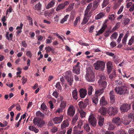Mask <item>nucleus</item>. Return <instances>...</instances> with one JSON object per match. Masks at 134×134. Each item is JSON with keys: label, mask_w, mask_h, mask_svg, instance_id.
Segmentation results:
<instances>
[{"label": "nucleus", "mask_w": 134, "mask_h": 134, "mask_svg": "<svg viewBox=\"0 0 134 134\" xmlns=\"http://www.w3.org/2000/svg\"><path fill=\"white\" fill-rule=\"evenodd\" d=\"M134 41V36H133L131 37L129 41L128 45L129 46L131 45Z\"/></svg>", "instance_id": "47"}, {"label": "nucleus", "mask_w": 134, "mask_h": 134, "mask_svg": "<svg viewBox=\"0 0 134 134\" xmlns=\"http://www.w3.org/2000/svg\"><path fill=\"white\" fill-rule=\"evenodd\" d=\"M131 108V106L130 105L127 104H124L121 106L120 109L122 112H125L127 111Z\"/></svg>", "instance_id": "9"}, {"label": "nucleus", "mask_w": 134, "mask_h": 134, "mask_svg": "<svg viewBox=\"0 0 134 134\" xmlns=\"http://www.w3.org/2000/svg\"><path fill=\"white\" fill-rule=\"evenodd\" d=\"M83 133V130L79 131L78 130H74V133L73 134H82Z\"/></svg>", "instance_id": "52"}, {"label": "nucleus", "mask_w": 134, "mask_h": 134, "mask_svg": "<svg viewBox=\"0 0 134 134\" xmlns=\"http://www.w3.org/2000/svg\"><path fill=\"white\" fill-rule=\"evenodd\" d=\"M36 114L37 116L41 118H43L44 116V115L40 111H37Z\"/></svg>", "instance_id": "41"}, {"label": "nucleus", "mask_w": 134, "mask_h": 134, "mask_svg": "<svg viewBox=\"0 0 134 134\" xmlns=\"http://www.w3.org/2000/svg\"><path fill=\"white\" fill-rule=\"evenodd\" d=\"M64 76L67 81L69 85L70 86H71L73 82V77L72 76L71 72L69 70L66 71L64 73Z\"/></svg>", "instance_id": "2"}, {"label": "nucleus", "mask_w": 134, "mask_h": 134, "mask_svg": "<svg viewBox=\"0 0 134 134\" xmlns=\"http://www.w3.org/2000/svg\"><path fill=\"white\" fill-rule=\"evenodd\" d=\"M52 95L56 98H58L59 97V93H58L57 91H55L53 93Z\"/></svg>", "instance_id": "58"}, {"label": "nucleus", "mask_w": 134, "mask_h": 134, "mask_svg": "<svg viewBox=\"0 0 134 134\" xmlns=\"http://www.w3.org/2000/svg\"><path fill=\"white\" fill-rule=\"evenodd\" d=\"M89 19V18L84 16L81 24L82 25H84L86 24L88 21Z\"/></svg>", "instance_id": "49"}, {"label": "nucleus", "mask_w": 134, "mask_h": 134, "mask_svg": "<svg viewBox=\"0 0 134 134\" xmlns=\"http://www.w3.org/2000/svg\"><path fill=\"white\" fill-rule=\"evenodd\" d=\"M114 15L113 14H112L109 15L108 16V19H110L111 21L114 20L115 19Z\"/></svg>", "instance_id": "61"}, {"label": "nucleus", "mask_w": 134, "mask_h": 134, "mask_svg": "<svg viewBox=\"0 0 134 134\" xmlns=\"http://www.w3.org/2000/svg\"><path fill=\"white\" fill-rule=\"evenodd\" d=\"M106 80L107 77L103 75L100 76L98 82L106 81Z\"/></svg>", "instance_id": "36"}, {"label": "nucleus", "mask_w": 134, "mask_h": 134, "mask_svg": "<svg viewBox=\"0 0 134 134\" xmlns=\"http://www.w3.org/2000/svg\"><path fill=\"white\" fill-rule=\"evenodd\" d=\"M78 119V116L77 115H76L72 119V124H75Z\"/></svg>", "instance_id": "53"}, {"label": "nucleus", "mask_w": 134, "mask_h": 134, "mask_svg": "<svg viewBox=\"0 0 134 134\" xmlns=\"http://www.w3.org/2000/svg\"><path fill=\"white\" fill-rule=\"evenodd\" d=\"M88 94L89 96L91 95L93 90L92 86L89 85L88 87Z\"/></svg>", "instance_id": "35"}, {"label": "nucleus", "mask_w": 134, "mask_h": 134, "mask_svg": "<svg viewBox=\"0 0 134 134\" xmlns=\"http://www.w3.org/2000/svg\"><path fill=\"white\" fill-rule=\"evenodd\" d=\"M115 127V125L113 124L109 123V125L108 129L110 130H112L114 129Z\"/></svg>", "instance_id": "50"}, {"label": "nucleus", "mask_w": 134, "mask_h": 134, "mask_svg": "<svg viewBox=\"0 0 134 134\" xmlns=\"http://www.w3.org/2000/svg\"><path fill=\"white\" fill-rule=\"evenodd\" d=\"M72 95L73 98L75 100H77L78 98V92L77 89H75L72 92Z\"/></svg>", "instance_id": "18"}, {"label": "nucleus", "mask_w": 134, "mask_h": 134, "mask_svg": "<svg viewBox=\"0 0 134 134\" xmlns=\"http://www.w3.org/2000/svg\"><path fill=\"white\" fill-rule=\"evenodd\" d=\"M105 65L104 62L100 60L97 61L96 62L93 64V66L95 70L102 71L104 70Z\"/></svg>", "instance_id": "3"}, {"label": "nucleus", "mask_w": 134, "mask_h": 134, "mask_svg": "<svg viewBox=\"0 0 134 134\" xmlns=\"http://www.w3.org/2000/svg\"><path fill=\"white\" fill-rule=\"evenodd\" d=\"M62 130L59 131L58 132V134H65L66 132V130Z\"/></svg>", "instance_id": "64"}, {"label": "nucleus", "mask_w": 134, "mask_h": 134, "mask_svg": "<svg viewBox=\"0 0 134 134\" xmlns=\"http://www.w3.org/2000/svg\"><path fill=\"white\" fill-rule=\"evenodd\" d=\"M41 110L43 111H46L47 109L46 105L44 103L41 105Z\"/></svg>", "instance_id": "40"}, {"label": "nucleus", "mask_w": 134, "mask_h": 134, "mask_svg": "<svg viewBox=\"0 0 134 134\" xmlns=\"http://www.w3.org/2000/svg\"><path fill=\"white\" fill-rule=\"evenodd\" d=\"M69 125V122L68 120H65L63 121L61 125V129L62 130L65 129Z\"/></svg>", "instance_id": "14"}, {"label": "nucleus", "mask_w": 134, "mask_h": 134, "mask_svg": "<svg viewBox=\"0 0 134 134\" xmlns=\"http://www.w3.org/2000/svg\"><path fill=\"white\" fill-rule=\"evenodd\" d=\"M51 49L52 48L49 46L46 47L45 48V49L46 50V52L47 53L50 52L51 50Z\"/></svg>", "instance_id": "63"}, {"label": "nucleus", "mask_w": 134, "mask_h": 134, "mask_svg": "<svg viewBox=\"0 0 134 134\" xmlns=\"http://www.w3.org/2000/svg\"><path fill=\"white\" fill-rule=\"evenodd\" d=\"M83 125V122L82 120H80L78 122V127L81 129V127Z\"/></svg>", "instance_id": "57"}, {"label": "nucleus", "mask_w": 134, "mask_h": 134, "mask_svg": "<svg viewBox=\"0 0 134 134\" xmlns=\"http://www.w3.org/2000/svg\"><path fill=\"white\" fill-rule=\"evenodd\" d=\"M58 130V128L55 126L53 127L52 129H51V131L52 133H53L57 131Z\"/></svg>", "instance_id": "56"}, {"label": "nucleus", "mask_w": 134, "mask_h": 134, "mask_svg": "<svg viewBox=\"0 0 134 134\" xmlns=\"http://www.w3.org/2000/svg\"><path fill=\"white\" fill-rule=\"evenodd\" d=\"M23 25L22 23H20V26H17L16 28V30L18 31L16 32L17 35H19V34L22 32V29L23 28Z\"/></svg>", "instance_id": "21"}, {"label": "nucleus", "mask_w": 134, "mask_h": 134, "mask_svg": "<svg viewBox=\"0 0 134 134\" xmlns=\"http://www.w3.org/2000/svg\"><path fill=\"white\" fill-rule=\"evenodd\" d=\"M98 124L100 126H101L104 124V118L101 116H99L98 117Z\"/></svg>", "instance_id": "23"}, {"label": "nucleus", "mask_w": 134, "mask_h": 134, "mask_svg": "<svg viewBox=\"0 0 134 134\" xmlns=\"http://www.w3.org/2000/svg\"><path fill=\"white\" fill-rule=\"evenodd\" d=\"M80 17L79 16L77 17L74 21V27H76L78 22H80Z\"/></svg>", "instance_id": "46"}, {"label": "nucleus", "mask_w": 134, "mask_h": 134, "mask_svg": "<svg viewBox=\"0 0 134 134\" xmlns=\"http://www.w3.org/2000/svg\"><path fill=\"white\" fill-rule=\"evenodd\" d=\"M66 105V101H64L61 102L60 105V107L61 108L63 109H64L65 108Z\"/></svg>", "instance_id": "45"}, {"label": "nucleus", "mask_w": 134, "mask_h": 134, "mask_svg": "<svg viewBox=\"0 0 134 134\" xmlns=\"http://www.w3.org/2000/svg\"><path fill=\"white\" fill-rule=\"evenodd\" d=\"M115 82L116 83V85L117 86H121L123 85V83L120 80H116Z\"/></svg>", "instance_id": "54"}, {"label": "nucleus", "mask_w": 134, "mask_h": 134, "mask_svg": "<svg viewBox=\"0 0 134 134\" xmlns=\"http://www.w3.org/2000/svg\"><path fill=\"white\" fill-rule=\"evenodd\" d=\"M63 118V116L61 115L59 117H57L54 118L53 120L55 124H57L60 123L62 122Z\"/></svg>", "instance_id": "12"}, {"label": "nucleus", "mask_w": 134, "mask_h": 134, "mask_svg": "<svg viewBox=\"0 0 134 134\" xmlns=\"http://www.w3.org/2000/svg\"><path fill=\"white\" fill-rule=\"evenodd\" d=\"M98 112L102 115H106L107 112V108L104 107H102L100 108Z\"/></svg>", "instance_id": "20"}, {"label": "nucleus", "mask_w": 134, "mask_h": 134, "mask_svg": "<svg viewBox=\"0 0 134 134\" xmlns=\"http://www.w3.org/2000/svg\"><path fill=\"white\" fill-rule=\"evenodd\" d=\"M116 92L120 95H123L129 93L127 88L125 84H123L122 86L116 87L115 88Z\"/></svg>", "instance_id": "1"}, {"label": "nucleus", "mask_w": 134, "mask_h": 134, "mask_svg": "<svg viewBox=\"0 0 134 134\" xmlns=\"http://www.w3.org/2000/svg\"><path fill=\"white\" fill-rule=\"evenodd\" d=\"M80 96L81 98H84L87 94V91L85 89L81 88L79 90Z\"/></svg>", "instance_id": "13"}, {"label": "nucleus", "mask_w": 134, "mask_h": 134, "mask_svg": "<svg viewBox=\"0 0 134 134\" xmlns=\"http://www.w3.org/2000/svg\"><path fill=\"white\" fill-rule=\"evenodd\" d=\"M116 75L115 73V72H113L109 76V78L112 79Z\"/></svg>", "instance_id": "62"}, {"label": "nucleus", "mask_w": 134, "mask_h": 134, "mask_svg": "<svg viewBox=\"0 0 134 134\" xmlns=\"http://www.w3.org/2000/svg\"><path fill=\"white\" fill-rule=\"evenodd\" d=\"M109 97L110 99V103L113 104L115 102V96L114 94V92L111 91L109 93Z\"/></svg>", "instance_id": "15"}, {"label": "nucleus", "mask_w": 134, "mask_h": 134, "mask_svg": "<svg viewBox=\"0 0 134 134\" xmlns=\"http://www.w3.org/2000/svg\"><path fill=\"white\" fill-rule=\"evenodd\" d=\"M104 92V88H100L96 90L95 94L96 96H99L102 94Z\"/></svg>", "instance_id": "22"}, {"label": "nucleus", "mask_w": 134, "mask_h": 134, "mask_svg": "<svg viewBox=\"0 0 134 134\" xmlns=\"http://www.w3.org/2000/svg\"><path fill=\"white\" fill-rule=\"evenodd\" d=\"M98 99L97 96L93 97L92 99V102L93 103H94V105H97L98 104Z\"/></svg>", "instance_id": "39"}, {"label": "nucleus", "mask_w": 134, "mask_h": 134, "mask_svg": "<svg viewBox=\"0 0 134 134\" xmlns=\"http://www.w3.org/2000/svg\"><path fill=\"white\" fill-rule=\"evenodd\" d=\"M33 123L38 128L43 127L45 124V121L39 118H35L33 120Z\"/></svg>", "instance_id": "4"}, {"label": "nucleus", "mask_w": 134, "mask_h": 134, "mask_svg": "<svg viewBox=\"0 0 134 134\" xmlns=\"http://www.w3.org/2000/svg\"><path fill=\"white\" fill-rule=\"evenodd\" d=\"M108 114L110 116H114L118 112L117 108L116 107L111 106L109 107L108 109Z\"/></svg>", "instance_id": "6"}, {"label": "nucleus", "mask_w": 134, "mask_h": 134, "mask_svg": "<svg viewBox=\"0 0 134 134\" xmlns=\"http://www.w3.org/2000/svg\"><path fill=\"white\" fill-rule=\"evenodd\" d=\"M55 1L54 0H52L49 2L48 3V4L46 7V8L47 9L52 8L55 4Z\"/></svg>", "instance_id": "25"}, {"label": "nucleus", "mask_w": 134, "mask_h": 134, "mask_svg": "<svg viewBox=\"0 0 134 134\" xmlns=\"http://www.w3.org/2000/svg\"><path fill=\"white\" fill-rule=\"evenodd\" d=\"M64 8L63 4H60L58 5L57 7L56 10V11H58L60 10L63 9Z\"/></svg>", "instance_id": "43"}, {"label": "nucleus", "mask_w": 134, "mask_h": 134, "mask_svg": "<svg viewBox=\"0 0 134 134\" xmlns=\"http://www.w3.org/2000/svg\"><path fill=\"white\" fill-rule=\"evenodd\" d=\"M92 4L91 3L87 5L85 10L90 11L92 7Z\"/></svg>", "instance_id": "59"}, {"label": "nucleus", "mask_w": 134, "mask_h": 134, "mask_svg": "<svg viewBox=\"0 0 134 134\" xmlns=\"http://www.w3.org/2000/svg\"><path fill=\"white\" fill-rule=\"evenodd\" d=\"M69 16V15L67 14L66 15L64 16V18L60 22V23L62 24L64 23L65 21H66L67 19L68 18Z\"/></svg>", "instance_id": "48"}, {"label": "nucleus", "mask_w": 134, "mask_h": 134, "mask_svg": "<svg viewBox=\"0 0 134 134\" xmlns=\"http://www.w3.org/2000/svg\"><path fill=\"white\" fill-rule=\"evenodd\" d=\"M109 0H104L102 4V8L106 7L109 3Z\"/></svg>", "instance_id": "44"}, {"label": "nucleus", "mask_w": 134, "mask_h": 134, "mask_svg": "<svg viewBox=\"0 0 134 134\" xmlns=\"http://www.w3.org/2000/svg\"><path fill=\"white\" fill-rule=\"evenodd\" d=\"M128 132L129 134H134V128L129 129L128 130Z\"/></svg>", "instance_id": "60"}, {"label": "nucleus", "mask_w": 134, "mask_h": 134, "mask_svg": "<svg viewBox=\"0 0 134 134\" xmlns=\"http://www.w3.org/2000/svg\"><path fill=\"white\" fill-rule=\"evenodd\" d=\"M129 31H127L126 34L125 35L123 38L122 39V43L124 45L126 44V43L127 40V38L129 35Z\"/></svg>", "instance_id": "27"}, {"label": "nucleus", "mask_w": 134, "mask_h": 134, "mask_svg": "<svg viewBox=\"0 0 134 134\" xmlns=\"http://www.w3.org/2000/svg\"><path fill=\"white\" fill-rule=\"evenodd\" d=\"M80 62H77L76 65H75L73 67V69L72 70L73 72L77 75L80 74Z\"/></svg>", "instance_id": "11"}, {"label": "nucleus", "mask_w": 134, "mask_h": 134, "mask_svg": "<svg viewBox=\"0 0 134 134\" xmlns=\"http://www.w3.org/2000/svg\"><path fill=\"white\" fill-rule=\"evenodd\" d=\"M9 32H8L5 35V37H6L7 39L8 40H10V38L11 40L13 38V34L12 33H11L9 35Z\"/></svg>", "instance_id": "38"}, {"label": "nucleus", "mask_w": 134, "mask_h": 134, "mask_svg": "<svg viewBox=\"0 0 134 134\" xmlns=\"http://www.w3.org/2000/svg\"><path fill=\"white\" fill-rule=\"evenodd\" d=\"M78 111L81 118H83L85 117L86 113L82 109H80V110H79Z\"/></svg>", "instance_id": "30"}, {"label": "nucleus", "mask_w": 134, "mask_h": 134, "mask_svg": "<svg viewBox=\"0 0 134 134\" xmlns=\"http://www.w3.org/2000/svg\"><path fill=\"white\" fill-rule=\"evenodd\" d=\"M105 14L103 12H100L96 15L95 17V19L98 20L102 18L104 15Z\"/></svg>", "instance_id": "29"}, {"label": "nucleus", "mask_w": 134, "mask_h": 134, "mask_svg": "<svg viewBox=\"0 0 134 134\" xmlns=\"http://www.w3.org/2000/svg\"><path fill=\"white\" fill-rule=\"evenodd\" d=\"M131 120L129 119V117H126L122 119V122L125 125H127L129 124L131 122Z\"/></svg>", "instance_id": "17"}, {"label": "nucleus", "mask_w": 134, "mask_h": 134, "mask_svg": "<svg viewBox=\"0 0 134 134\" xmlns=\"http://www.w3.org/2000/svg\"><path fill=\"white\" fill-rule=\"evenodd\" d=\"M78 105L80 108L82 109V108H84L86 107L87 104L85 102H83L81 101L79 103Z\"/></svg>", "instance_id": "26"}, {"label": "nucleus", "mask_w": 134, "mask_h": 134, "mask_svg": "<svg viewBox=\"0 0 134 134\" xmlns=\"http://www.w3.org/2000/svg\"><path fill=\"white\" fill-rule=\"evenodd\" d=\"M56 88L58 89V92L59 91H61L62 88L59 82H57L55 86Z\"/></svg>", "instance_id": "37"}, {"label": "nucleus", "mask_w": 134, "mask_h": 134, "mask_svg": "<svg viewBox=\"0 0 134 134\" xmlns=\"http://www.w3.org/2000/svg\"><path fill=\"white\" fill-rule=\"evenodd\" d=\"M107 69L108 74H109L110 72L112 71L113 69V63L111 61L108 62L107 64Z\"/></svg>", "instance_id": "10"}, {"label": "nucleus", "mask_w": 134, "mask_h": 134, "mask_svg": "<svg viewBox=\"0 0 134 134\" xmlns=\"http://www.w3.org/2000/svg\"><path fill=\"white\" fill-rule=\"evenodd\" d=\"M92 11H89L85 10V11L84 16L89 18L92 15Z\"/></svg>", "instance_id": "31"}, {"label": "nucleus", "mask_w": 134, "mask_h": 134, "mask_svg": "<svg viewBox=\"0 0 134 134\" xmlns=\"http://www.w3.org/2000/svg\"><path fill=\"white\" fill-rule=\"evenodd\" d=\"M127 117H129V119H134V113H131L129 114Z\"/></svg>", "instance_id": "55"}, {"label": "nucleus", "mask_w": 134, "mask_h": 134, "mask_svg": "<svg viewBox=\"0 0 134 134\" xmlns=\"http://www.w3.org/2000/svg\"><path fill=\"white\" fill-rule=\"evenodd\" d=\"M75 107L72 105H70L68 110V115L70 116H73L75 114Z\"/></svg>", "instance_id": "8"}, {"label": "nucleus", "mask_w": 134, "mask_h": 134, "mask_svg": "<svg viewBox=\"0 0 134 134\" xmlns=\"http://www.w3.org/2000/svg\"><path fill=\"white\" fill-rule=\"evenodd\" d=\"M27 18L29 21V24L32 26L33 25V23L32 19L29 16H27Z\"/></svg>", "instance_id": "51"}, {"label": "nucleus", "mask_w": 134, "mask_h": 134, "mask_svg": "<svg viewBox=\"0 0 134 134\" xmlns=\"http://www.w3.org/2000/svg\"><path fill=\"white\" fill-rule=\"evenodd\" d=\"M107 102L105 100V98L104 96H103L100 99V105L101 106L105 105L107 104Z\"/></svg>", "instance_id": "19"}, {"label": "nucleus", "mask_w": 134, "mask_h": 134, "mask_svg": "<svg viewBox=\"0 0 134 134\" xmlns=\"http://www.w3.org/2000/svg\"><path fill=\"white\" fill-rule=\"evenodd\" d=\"M94 77V74L92 71H91L87 72L85 77L88 81L93 82L95 80Z\"/></svg>", "instance_id": "5"}, {"label": "nucleus", "mask_w": 134, "mask_h": 134, "mask_svg": "<svg viewBox=\"0 0 134 134\" xmlns=\"http://www.w3.org/2000/svg\"><path fill=\"white\" fill-rule=\"evenodd\" d=\"M42 5L40 4V2H39L34 7V9L37 10H40L41 9Z\"/></svg>", "instance_id": "32"}, {"label": "nucleus", "mask_w": 134, "mask_h": 134, "mask_svg": "<svg viewBox=\"0 0 134 134\" xmlns=\"http://www.w3.org/2000/svg\"><path fill=\"white\" fill-rule=\"evenodd\" d=\"M130 21V19L128 18H124L122 20V24L125 26L127 25Z\"/></svg>", "instance_id": "24"}, {"label": "nucleus", "mask_w": 134, "mask_h": 134, "mask_svg": "<svg viewBox=\"0 0 134 134\" xmlns=\"http://www.w3.org/2000/svg\"><path fill=\"white\" fill-rule=\"evenodd\" d=\"M84 129L87 132L89 131L90 130V128L88 124H86L84 125Z\"/></svg>", "instance_id": "42"}, {"label": "nucleus", "mask_w": 134, "mask_h": 134, "mask_svg": "<svg viewBox=\"0 0 134 134\" xmlns=\"http://www.w3.org/2000/svg\"><path fill=\"white\" fill-rule=\"evenodd\" d=\"M98 2L97 1H94L93 2V4L92 8L91 9L92 11H93L96 10L98 6Z\"/></svg>", "instance_id": "33"}, {"label": "nucleus", "mask_w": 134, "mask_h": 134, "mask_svg": "<svg viewBox=\"0 0 134 134\" xmlns=\"http://www.w3.org/2000/svg\"><path fill=\"white\" fill-rule=\"evenodd\" d=\"M112 122L118 126L120 125L121 124V121L119 117L114 118L112 120Z\"/></svg>", "instance_id": "16"}, {"label": "nucleus", "mask_w": 134, "mask_h": 134, "mask_svg": "<svg viewBox=\"0 0 134 134\" xmlns=\"http://www.w3.org/2000/svg\"><path fill=\"white\" fill-rule=\"evenodd\" d=\"M98 82L102 87V88H104V89L106 87L107 84L106 81Z\"/></svg>", "instance_id": "34"}, {"label": "nucleus", "mask_w": 134, "mask_h": 134, "mask_svg": "<svg viewBox=\"0 0 134 134\" xmlns=\"http://www.w3.org/2000/svg\"><path fill=\"white\" fill-rule=\"evenodd\" d=\"M88 121L93 127H94L96 126L97 124L96 119L93 114H91L90 116Z\"/></svg>", "instance_id": "7"}, {"label": "nucleus", "mask_w": 134, "mask_h": 134, "mask_svg": "<svg viewBox=\"0 0 134 134\" xmlns=\"http://www.w3.org/2000/svg\"><path fill=\"white\" fill-rule=\"evenodd\" d=\"M29 129L30 131H34L35 133H38L39 131V130L37 128L34 126H29Z\"/></svg>", "instance_id": "28"}]
</instances>
